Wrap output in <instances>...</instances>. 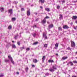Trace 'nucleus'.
<instances>
[{"instance_id": "1", "label": "nucleus", "mask_w": 77, "mask_h": 77, "mask_svg": "<svg viewBox=\"0 0 77 77\" xmlns=\"http://www.w3.org/2000/svg\"><path fill=\"white\" fill-rule=\"evenodd\" d=\"M57 66H56V65L54 64L52 66V68H50L49 69V70L51 72H54V71H55V70H56V69H57Z\"/></svg>"}, {"instance_id": "2", "label": "nucleus", "mask_w": 77, "mask_h": 77, "mask_svg": "<svg viewBox=\"0 0 77 77\" xmlns=\"http://www.w3.org/2000/svg\"><path fill=\"white\" fill-rule=\"evenodd\" d=\"M71 47H75V43H74V42L72 41H71Z\"/></svg>"}, {"instance_id": "3", "label": "nucleus", "mask_w": 77, "mask_h": 77, "mask_svg": "<svg viewBox=\"0 0 77 77\" xmlns=\"http://www.w3.org/2000/svg\"><path fill=\"white\" fill-rule=\"evenodd\" d=\"M10 60L11 62V63L13 64V65H14L15 64V63L14 62V60H13V59H12V58L11 57V56H10Z\"/></svg>"}, {"instance_id": "4", "label": "nucleus", "mask_w": 77, "mask_h": 77, "mask_svg": "<svg viewBox=\"0 0 77 77\" xmlns=\"http://www.w3.org/2000/svg\"><path fill=\"white\" fill-rule=\"evenodd\" d=\"M43 36L44 38H45V39H47V35H45V33L44 32L43 34Z\"/></svg>"}, {"instance_id": "5", "label": "nucleus", "mask_w": 77, "mask_h": 77, "mask_svg": "<svg viewBox=\"0 0 77 77\" xmlns=\"http://www.w3.org/2000/svg\"><path fill=\"white\" fill-rule=\"evenodd\" d=\"M69 64L71 65V66H73L74 65V64L72 63V62L70 61L68 63H67V65H69Z\"/></svg>"}, {"instance_id": "6", "label": "nucleus", "mask_w": 77, "mask_h": 77, "mask_svg": "<svg viewBox=\"0 0 77 77\" xmlns=\"http://www.w3.org/2000/svg\"><path fill=\"white\" fill-rule=\"evenodd\" d=\"M55 49H57V48L59 46V44L57 43H56V44H55Z\"/></svg>"}, {"instance_id": "7", "label": "nucleus", "mask_w": 77, "mask_h": 77, "mask_svg": "<svg viewBox=\"0 0 77 77\" xmlns=\"http://www.w3.org/2000/svg\"><path fill=\"white\" fill-rule=\"evenodd\" d=\"M63 28L65 29H69V27H68L67 26L64 25L63 26Z\"/></svg>"}, {"instance_id": "8", "label": "nucleus", "mask_w": 77, "mask_h": 77, "mask_svg": "<svg viewBox=\"0 0 77 77\" xmlns=\"http://www.w3.org/2000/svg\"><path fill=\"white\" fill-rule=\"evenodd\" d=\"M68 59V57H65L64 56L62 58V59L63 60H66V59Z\"/></svg>"}, {"instance_id": "9", "label": "nucleus", "mask_w": 77, "mask_h": 77, "mask_svg": "<svg viewBox=\"0 0 77 77\" xmlns=\"http://www.w3.org/2000/svg\"><path fill=\"white\" fill-rule=\"evenodd\" d=\"M42 23L43 24H45V23H46V19H44L42 21Z\"/></svg>"}, {"instance_id": "10", "label": "nucleus", "mask_w": 77, "mask_h": 77, "mask_svg": "<svg viewBox=\"0 0 77 77\" xmlns=\"http://www.w3.org/2000/svg\"><path fill=\"white\" fill-rule=\"evenodd\" d=\"M45 56H43L42 58V62H44V60H45Z\"/></svg>"}, {"instance_id": "11", "label": "nucleus", "mask_w": 77, "mask_h": 77, "mask_svg": "<svg viewBox=\"0 0 77 77\" xmlns=\"http://www.w3.org/2000/svg\"><path fill=\"white\" fill-rule=\"evenodd\" d=\"M53 24H51L50 25H49L48 27L50 29H51V28H52V27H53Z\"/></svg>"}, {"instance_id": "12", "label": "nucleus", "mask_w": 77, "mask_h": 77, "mask_svg": "<svg viewBox=\"0 0 77 77\" xmlns=\"http://www.w3.org/2000/svg\"><path fill=\"white\" fill-rule=\"evenodd\" d=\"M77 18V16H73L72 17V20H76Z\"/></svg>"}, {"instance_id": "13", "label": "nucleus", "mask_w": 77, "mask_h": 77, "mask_svg": "<svg viewBox=\"0 0 77 77\" xmlns=\"http://www.w3.org/2000/svg\"><path fill=\"white\" fill-rule=\"evenodd\" d=\"M27 15L28 16H29L30 15V11H28L27 12Z\"/></svg>"}, {"instance_id": "14", "label": "nucleus", "mask_w": 77, "mask_h": 77, "mask_svg": "<svg viewBox=\"0 0 77 77\" xmlns=\"http://www.w3.org/2000/svg\"><path fill=\"white\" fill-rule=\"evenodd\" d=\"M4 9H5V8H3L1 7L0 8V10L1 12H3L4 11Z\"/></svg>"}, {"instance_id": "15", "label": "nucleus", "mask_w": 77, "mask_h": 77, "mask_svg": "<svg viewBox=\"0 0 77 77\" xmlns=\"http://www.w3.org/2000/svg\"><path fill=\"white\" fill-rule=\"evenodd\" d=\"M59 19H60V20H62V19H63V16H62V15H60Z\"/></svg>"}, {"instance_id": "16", "label": "nucleus", "mask_w": 77, "mask_h": 77, "mask_svg": "<svg viewBox=\"0 0 77 77\" xmlns=\"http://www.w3.org/2000/svg\"><path fill=\"white\" fill-rule=\"evenodd\" d=\"M48 62H49V63H52L53 62H54V61L53 60H49L48 61Z\"/></svg>"}, {"instance_id": "17", "label": "nucleus", "mask_w": 77, "mask_h": 77, "mask_svg": "<svg viewBox=\"0 0 77 77\" xmlns=\"http://www.w3.org/2000/svg\"><path fill=\"white\" fill-rule=\"evenodd\" d=\"M45 11H47L48 12H49L50 11V8H45Z\"/></svg>"}, {"instance_id": "18", "label": "nucleus", "mask_w": 77, "mask_h": 77, "mask_svg": "<svg viewBox=\"0 0 77 77\" xmlns=\"http://www.w3.org/2000/svg\"><path fill=\"white\" fill-rule=\"evenodd\" d=\"M10 15H12L13 14V11H12V9L10 10Z\"/></svg>"}, {"instance_id": "19", "label": "nucleus", "mask_w": 77, "mask_h": 77, "mask_svg": "<svg viewBox=\"0 0 77 77\" xmlns=\"http://www.w3.org/2000/svg\"><path fill=\"white\" fill-rule=\"evenodd\" d=\"M5 62H9V60L8 59H5Z\"/></svg>"}, {"instance_id": "20", "label": "nucleus", "mask_w": 77, "mask_h": 77, "mask_svg": "<svg viewBox=\"0 0 77 77\" xmlns=\"http://www.w3.org/2000/svg\"><path fill=\"white\" fill-rule=\"evenodd\" d=\"M4 76H5V74L3 73L0 74V77H4Z\"/></svg>"}, {"instance_id": "21", "label": "nucleus", "mask_w": 77, "mask_h": 77, "mask_svg": "<svg viewBox=\"0 0 77 77\" xmlns=\"http://www.w3.org/2000/svg\"><path fill=\"white\" fill-rule=\"evenodd\" d=\"M45 0H39V2H41V3H44Z\"/></svg>"}, {"instance_id": "22", "label": "nucleus", "mask_w": 77, "mask_h": 77, "mask_svg": "<svg viewBox=\"0 0 77 77\" xmlns=\"http://www.w3.org/2000/svg\"><path fill=\"white\" fill-rule=\"evenodd\" d=\"M48 46V44H45L44 45V47H45V48H47Z\"/></svg>"}, {"instance_id": "23", "label": "nucleus", "mask_w": 77, "mask_h": 77, "mask_svg": "<svg viewBox=\"0 0 77 77\" xmlns=\"http://www.w3.org/2000/svg\"><path fill=\"white\" fill-rule=\"evenodd\" d=\"M15 20H16V18H12V21H15Z\"/></svg>"}, {"instance_id": "24", "label": "nucleus", "mask_w": 77, "mask_h": 77, "mask_svg": "<svg viewBox=\"0 0 77 77\" xmlns=\"http://www.w3.org/2000/svg\"><path fill=\"white\" fill-rule=\"evenodd\" d=\"M18 36V34H17L16 35H15L14 37V39H17Z\"/></svg>"}, {"instance_id": "25", "label": "nucleus", "mask_w": 77, "mask_h": 77, "mask_svg": "<svg viewBox=\"0 0 77 77\" xmlns=\"http://www.w3.org/2000/svg\"><path fill=\"white\" fill-rule=\"evenodd\" d=\"M33 62L34 63H36L38 62V61L36 60V59H34L33 60Z\"/></svg>"}, {"instance_id": "26", "label": "nucleus", "mask_w": 77, "mask_h": 77, "mask_svg": "<svg viewBox=\"0 0 77 77\" xmlns=\"http://www.w3.org/2000/svg\"><path fill=\"white\" fill-rule=\"evenodd\" d=\"M28 69H29V68L28 67H26L25 69V71L26 72H27Z\"/></svg>"}, {"instance_id": "27", "label": "nucleus", "mask_w": 77, "mask_h": 77, "mask_svg": "<svg viewBox=\"0 0 77 77\" xmlns=\"http://www.w3.org/2000/svg\"><path fill=\"white\" fill-rule=\"evenodd\" d=\"M12 47V48H16V46H15V45L14 44L13 45Z\"/></svg>"}, {"instance_id": "28", "label": "nucleus", "mask_w": 77, "mask_h": 77, "mask_svg": "<svg viewBox=\"0 0 77 77\" xmlns=\"http://www.w3.org/2000/svg\"><path fill=\"white\" fill-rule=\"evenodd\" d=\"M38 43V42H35L33 44H32V45H36V44H37Z\"/></svg>"}, {"instance_id": "29", "label": "nucleus", "mask_w": 77, "mask_h": 77, "mask_svg": "<svg viewBox=\"0 0 77 77\" xmlns=\"http://www.w3.org/2000/svg\"><path fill=\"white\" fill-rule=\"evenodd\" d=\"M46 18L47 19H48V18H50V17L47 16L46 17H45V19H46Z\"/></svg>"}, {"instance_id": "30", "label": "nucleus", "mask_w": 77, "mask_h": 77, "mask_svg": "<svg viewBox=\"0 0 77 77\" xmlns=\"http://www.w3.org/2000/svg\"><path fill=\"white\" fill-rule=\"evenodd\" d=\"M73 62L74 63H77V61L74 60Z\"/></svg>"}, {"instance_id": "31", "label": "nucleus", "mask_w": 77, "mask_h": 77, "mask_svg": "<svg viewBox=\"0 0 77 77\" xmlns=\"http://www.w3.org/2000/svg\"><path fill=\"white\" fill-rule=\"evenodd\" d=\"M59 30L62 31V28L61 27H59L58 28Z\"/></svg>"}, {"instance_id": "32", "label": "nucleus", "mask_w": 77, "mask_h": 77, "mask_svg": "<svg viewBox=\"0 0 77 77\" xmlns=\"http://www.w3.org/2000/svg\"><path fill=\"white\" fill-rule=\"evenodd\" d=\"M18 3V2L14 1V4H17Z\"/></svg>"}, {"instance_id": "33", "label": "nucleus", "mask_w": 77, "mask_h": 77, "mask_svg": "<svg viewBox=\"0 0 77 77\" xmlns=\"http://www.w3.org/2000/svg\"><path fill=\"white\" fill-rule=\"evenodd\" d=\"M50 75V74L48 73H46L45 74V75H47V76L49 75Z\"/></svg>"}, {"instance_id": "34", "label": "nucleus", "mask_w": 77, "mask_h": 77, "mask_svg": "<svg viewBox=\"0 0 77 77\" xmlns=\"http://www.w3.org/2000/svg\"><path fill=\"white\" fill-rule=\"evenodd\" d=\"M21 11H24V8H21Z\"/></svg>"}, {"instance_id": "35", "label": "nucleus", "mask_w": 77, "mask_h": 77, "mask_svg": "<svg viewBox=\"0 0 77 77\" xmlns=\"http://www.w3.org/2000/svg\"><path fill=\"white\" fill-rule=\"evenodd\" d=\"M33 36L34 37H35V36H36V33H34L33 35Z\"/></svg>"}, {"instance_id": "36", "label": "nucleus", "mask_w": 77, "mask_h": 77, "mask_svg": "<svg viewBox=\"0 0 77 77\" xmlns=\"http://www.w3.org/2000/svg\"><path fill=\"white\" fill-rule=\"evenodd\" d=\"M67 49L69 50H71V48H70L69 47H68V48H67Z\"/></svg>"}, {"instance_id": "37", "label": "nucleus", "mask_w": 77, "mask_h": 77, "mask_svg": "<svg viewBox=\"0 0 77 77\" xmlns=\"http://www.w3.org/2000/svg\"><path fill=\"white\" fill-rule=\"evenodd\" d=\"M17 44L18 45H20V42H17Z\"/></svg>"}, {"instance_id": "38", "label": "nucleus", "mask_w": 77, "mask_h": 77, "mask_svg": "<svg viewBox=\"0 0 77 77\" xmlns=\"http://www.w3.org/2000/svg\"><path fill=\"white\" fill-rule=\"evenodd\" d=\"M26 51H29L30 50V48H27L26 49Z\"/></svg>"}, {"instance_id": "39", "label": "nucleus", "mask_w": 77, "mask_h": 77, "mask_svg": "<svg viewBox=\"0 0 77 77\" xmlns=\"http://www.w3.org/2000/svg\"><path fill=\"white\" fill-rule=\"evenodd\" d=\"M77 26H74L73 28L74 29H75V30H76V29H77Z\"/></svg>"}, {"instance_id": "40", "label": "nucleus", "mask_w": 77, "mask_h": 77, "mask_svg": "<svg viewBox=\"0 0 77 77\" xmlns=\"http://www.w3.org/2000/svg\"><path fill=\"white\" fill-rule=\"evenodd\" d=\"M57 8L58 9H59L60 8V6H57Z\"/></svg>"}, {"instance_id": "41", "label": "nucleus", "mask_w": 77, "mask_h": 77, "mask_svg": "<svg viewBox=\"0 0 77 77\" xmlns=\"http://www.w3.org/2000/svg\"><path fill=\"white\" fill-rule=\"evenodd\" d=\"M62 3H64L65 2V1L64 0H63V1H62Z\"/></svg>"}, {"instance_id": "42", "label": "nucleus", "mask_w": 77, "mask_h": 77, "mask_svg": "<svg viewBox=\"0 0 77 77\" xmlns=\"http://www.w3.org/2000/svg\"><path fill=\"white\" fill-rule=\"evenodd\" d=\"M8 29H9V30H10V26H9L8 27Z\"/></svg>"}, {"instance_id": "43", "label": "nucleus", "mask_w": 77, "mask_h": 77, "mask_svg": "<svg viewBox=\"0 0 77 77\" xmlns=\"http://www.w3.org/2000/svg\"><path fill=\"white\" fill-rule=\"evenodd\" d=\"M12 29V26H10V29Z\"/></svg>"}, {"instance_id": "44", "label": "nucleus", "mask_w": 77, "mask_h": 77, "mask_svg": "<svg viewBox=\"0 0 77 77\" xmlns=\"http://www.w3.org/2000/svg\"><path fill=\"white\" fill-rule=\"evenodd\" d=\"M32 67H35V65H32Z\"/></svg>"}, {"instance_id": "45", "label": "nucleus", "mask_w": 77, "mask_h": 77, "mask_svg": "<svg viewBox=\"0 0 77 77\" xmlns=\"http://www.w3.org/2000/svg\"><path fill=\"white\" fill-rule=\"evenodd\" d=\"M40 8H41V9H43L42 7V6H40Z\"/></svg>"}, {"instance_id": "46", "label": "nucleus", "mask_w": 77, "mask_h": 77, "mask_svg": "<svg viewBox=\"0 0 77 77\" xmlns=\"http://www.w3.org/2000/svg\"><path fill=\"white\" fill-rule=\"evenodd\" d=\"M72 77H77V76L73 75L72 76Z\"/></svg>"}, {"instance_id": "47", "label": "nucleus", "mask_w": 77, "mask_h": 77, "mask_svg": "<svg viewBox=\"0 0 77 77\" xmlns=\"http://www.w3.org/2000/svg\"><path fill=\"white\" fill-rule=\"evenodd\" d=\"M56 56H58V54H56Z\"/></svg>"}, {"instance_id": "48", "label": "nucleus", "mask_w": 77, "mask_h": 77, "mask_svg": "<svg viewBox=\"0 0 77 77\" xmlns=\"http://www.w3.org/2000/svg\"><path fill=\"white\" fill-rule=\"evenodd\" d=\"M22 49H24V47H22Z\"/></svg>"}, {"instance_id": "49", "label": "nucleus", "mask_w": 77, "mask_h": 77, "mask_svg": "<svg viewBox=\"0 0 77 77\" xmlns=\"http://www.w3.org/2000/svg\"><path fill=\"white\" fill-rule=\"evenodd\" d=\"M36 27V26L35 25L34 26H33V27Z\"/></svg>"}, {"instance_id": "50", "label": "nucleus", "mask_w": 77, "mask_h": 77, "mask_svg": "<svg viewBox=\"0 0 77 77\" xmlns=\"http://www.w3.org/2000/svg\"><path fill=\"white\" fill-rule=\"evenodd\" d=\"M16 74H19V73L18 72H17L16 73Z\"/></svg>"}, {"instance_id": "51", "label": "nucleus", "mask_w": 77, "mask_h": 77, "mask_svg": "<svg viewBox=\"0 0 77 77\" xmlns=\"http://www.w3.org/2000/svg\"><path fill=\"white\" fill-rule=\"evenodd\" d=\"M70 24L71 25H72V22Z\"/></svg>"}, {"instance_id": "52", "label": "nucleus", "mask_w": 77, "mask_h": 77, "mask_svg": "<svg viewBox=\"0 0 77 77\" xmlns=\"http://www.w3.org/2000/svg\"><path fill=\"white\" fill-rule=\"evenodd\" d=\"M38 19H37L35 21H38Z\"/></svg>"}, {"instance_id": "53", "label": "nucleus", "mask_w": 77, "mask_h": 77, "mask_svg": "<svg viewBox=\"0 0 77 77\" xmlns=\"http://www.w3.org/2000/svg\"><path fill=\"white\" fill-rule=\"evenodd\" d=\"M8 13H10V10H8Z\"/></svg>"}, {"instance_id": "54", "label": "nucleus", "mask_w": 77, "mask_h": 77, "mask_svg": "<svg viewBox=\"0 0 77 77\" xmlns=\"http://www.w3.org/2000/svg\"><path fill=\"white\" fill-rule=\"evenodd\" d=\"M47 23H48V24H49L50 23L49 22H47Z\"/></svg>"}, {"instance_id": "55", "label": "nucleus", "mask_w": 77, "mask_h": 77, "mask_svg": "<svg viewBox=\"0 0 77 77\" xmlns=\"http://www.w3.org/2000/svg\"><path fill=\"white\" fill-rule=\"evenodd\" d=\"M8 57L9 59H10V56H8Z\"/></svg>"}, {"instance_id": "56", "label": "nucleus", "mask_w": 77, "mask_h": 77, "mask_svg": "<svg viewBox=\"0 0 77 77\" xmlns=\"http://www.w3.org/2000/svg\"><path fill=\"white\" fill-rule=\"evenodd\" d=\"M74 2H75V3L76 2H77V1H75Z\"/></svg>"}, {"instance_id": "57", "label": "nucleus", "mask_w": 77, "mask_h": 77, "mask_svg": "<svg viewBox=\"0 0 77 77\" xmlns=\"http://www.w3.org/2000/svg\"><path fill=\"white\" fill-rule=\"evenodd\" d=\"M75 54H77V51L75 53Z\"/></svg>"}, {"instance_id": "58", "label": "nucleus", "mask_w": 77, "mask_h": 77, "mask_svg": "<svg viewBox=\"0 0 77 77\" xmlns=\"http://www.w3.org/2000/svg\"><path fill=\"white\" fill-rule=\"evenodd\" d=\"M65 62H63V64H65Z\"/></svg>"}, {"instance_id": "59", "label": "nucleus", "mask_w": 77, "mask_h": 77, "mask_svg": "<svg viewBox=\"0 0 77 77\" xmlns=\"http://www.w3.org/2000/svg\"><path fill=\"white\" fill-rule=\"evenodd\" d=\"M12 42H13V43H14V41H12Z\"/></svg>"}, {"instance_id": "60", "label": "nucleus", "mask_w": 77, "mask_h": 77, "mask_svg": "<svg viewBox=\"0 0 77 77\" xmlns=\"http://www.w3.org/2000/svg\"><path fill=\"white\" fill-rule=\"evenodd\" d=\"M8 46V45H7L6 46V47H7Z\"/></svg>"}, {"instance_id": "61", "label": "nucleus", "mask_w": 77, "mask_h": 77, "mask_svg": "<svg viewBox=\"0 0 77 77\" xmlns=\"http://www.w3.org/2000/svg\"><path fill=\"white\" fill-rule=\"evenodd\" d=\"M75 23L77 24V21H76V22H75Z\"/></svg>"}, {"instance_id": "62", "label": "nucleus", "mask_w": 77, "mask_h": 77, "mask_svg": "<svg viewBox=\"0 0 77 77\" xmlns=\"http://www.w3.org/2000/svg\"><path fill=\"white\" fill-rule=\"evenodd\" d=\"M1 63V61L0 60V63Z\"/></svg>"}, {"instance_id": "63", "label": "nucleus", "mask_w": 77, "mask_h": 77, "mask_svg": "<svg viewBox=\"0 0 77 77\" xmlns=\"http://www.w3.org/2000/svg\"><path fill=\"white\" fill-rule=\"evenodd\" d=\"M76 59H77V57H76Z\"/></svg>"}, {"instance_id": "64", "label": "nucleus", "mask_w": 77, "mask_h": 77, "mask_svg": "<svg viewBox=\"0 0 77 77\" xmlns=\"http://www.w3.org/2000/svg\"><path fill=\"white\" fill-rule=\"evenodd\" d=\"M58 77H60V76H58Z\"/></svg>"}]
</instances>
